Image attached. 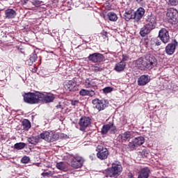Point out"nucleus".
I'll return each mask as SVG.
<instances>
[{"label":"nucleus","instance_id":"1","mask_svg":"<svg viewBox=\"0 0 178 178\" xmlns=\"http://www.w3.org/2000/svg\"><path fill=\"white\" fill-rule=\"evenodd\" d=\"M158 60L154 56H147L145 58H140L136 60V66L140 70H145V69H154L156 67Z\"/></svg>","mask_w":178,"mask_h":178},{"label":"nucleus","instance_id":"2","mask_svg":"<svg viewBox=\"0 0 178 178\" xmlns=\"http://www.w3.org/2000/svg\"><path fill=\"white\" fill-rule=\"evenodd\" d=\"M123 171V167L120 161H114L111 164V167L102 171L105 177H118Z\"/></svg>","mask_w":178,"mask_h":178},{"label":"nucleus","instance_id":"3","mask_svg":"<svg viewBox=\"0 0 178 178\" xmlns=\"http://www.w3.org/2000/svg\"><path fill=\"white\" fill-rule=\"evenodd\" d=\"M24 101L27 104H38V102H40V92L25 93L24 95Z\"/></svg>","mask_w":178,"mask_h":178},{"label":"nucleus","instance_id":"4","mask_svg":"<svg viewBox=\"0 0 178 178\" xmlns=\"http://www.w3.org/2000/svg\"><path fill=\"white\" fill-rule=\"evenodd\" d=\"M40 138H42L44 140V141H47V143H54V141H56L59 140V134L50 131H45L40 134Z\"/></svg>","mask_w":178,"mask_h":178},{"label":"nucleus","instance_id":"5","mask_svg":"<svg viewBox=\"0 0 178 178\" xmlns=\"http://www.w3.org/2000/svg\"><path fill=\"white\" fill-rule=\"evenodd\" d=\"M166 17L171 24L178 23V11L174 8H170L167 10Z\"/></svg>","mask_w":178,"mask_h":178},{"label":"nucleus","instance_id":"6","mask_svg":"<svg viewBox=\"0 0 178 178\" xmlns=\"http://www.w3.org/2000/svg\"><path fill=\"white\" fill-rule=\"evenodd\" d=\"M97 151V157L101 161L108 159L109 156V150L106 147H104L102 145H98L96 148Z\"/></svg>","mask_w":178,"mask_h":178},{"label":"nucleus","instance_id":"7","mask_svg":"<svg viewBox=\"0 0 178 178\" xmlns=\"http://www.w3.org/2000/svg\"><path fill=\"white\" fill-rule=\"evenodd\" d=\"M84 165V159L79 155L74 156L71 161V166L74 169H80Z\"/></svg>","mask_w":178,"mask_h":178},{"label":"nucleus","instance_id":"8","mask_svg":"<svg viewBox=\"0 0 178 178\" xmlns=\"http://www.w3.org/2000/svg\"><path fill=\"white\" fill-rule=\"evenodd\" d=\"M79 130L86 131L87 127L91 124V118L90 117L83 116L79 121Z\"/></svg>","mask_w":178,"mask_h":178},{"label":"nucleus","instance_id":"9","mask_svg":"<svg viewBox=\"0 0 178 178\" xmlns=\"http://www.w3.org/2000/svg\"><path fill=\"white\" fill-rule=\"evenodd\" d=\"M64 88L67 91H77L79 90V85L74 80H70L65 82Z\"/></svg>","mask_w":178,"mask_h":178},{"label":"nucleus","instance_id":"10","mask_svg":"<svg viewBox=\"0 0 178 178\" xmlns=\"http://www.w3.org/2000/svg\"><path fill=\"white\" fill-rule=\"evenodd\" d=\"M145 24L154 30L156 27V16L152 14L147 15L145 18Z\"/></svg>","mask_w":178,"mask_h":178},{"label":"nucleus","instance_id":"11","mask_svg":"<svg viewBox=\"0 0 178 178\" xmlns=\"http://www.w3.org/2000/svg\"><path fill=\"white\" fill-rule=\"evenodd\" d=\"M159 37L162 42H163L164 44H168V42H169V40H170V36H169V32L168 31V30H166V29H161L159 31Z\"/></svg>","mask_w":178,"mask_h":178},{"label":"nucleus","instance_id":"12","mask_svg":"<svg viewBox=\"0 0 178 178\" xmlns=\"http://www.w3.org/2000/svg\"><path fill=\"white\" fill-rule=\"evenodd\" d=\"M88 59L91 62H93V63H98L99 62H102L105 59V57L102 54L94 53L92 54H90Z\"/></svg>","mask_w":178,"mask_h":178},{"label":"nucleus","instance_id":"13","mask_svg":"<svg viewBox=\"0 0 178 178\" xmlns=\"http://www.w3.org/2000/svg\"><path fill=\"white\" fill-rule=\"evenodd\" d=\"M93 108L97 109L98 112H101V111H104L105 108H106V104L104 102V100H100L99 99H95L92 100Z\"/></svg>","mask_w":178,"mask_h":178},{"label":"nucleus","instance_id":"14","mask_svg":"<svg viewBox=\"0 0 178 178\" xmlns=\"http://www.w3.org/2000/svg\"><path fill=\"white\" fill-rule=\"evenodd\" d=\"M136 133L134 131H126L123 134L119 135L120 138H121L122 143H124L126 141H130L131 138L135 137Z\"/></svg>","mask_w":178,"mask_h":178},{"label":"nucleus","instance_id":"15","mask_svg":"<svg viewBox=\"0 0 178 178\" xmlns=\"http://www.w3.org/2000/svg\"><path fill=\"white\" fill-rule=\"evenodd\" d=\"M54 99H55V95H54V94L48 93L44 95L40 92V102H54Z\"/></svg>","mask_w":178,"mask_h":178},{"label":"nucleus","instance_id":"16","mask_svg":"<svg viewBox=\"0 0 178 178\" xmlns=\"http://www.w3.org/2000/svg\"><path fill=\"white\" fill-rule=\"evenodd\" d=\"M151 81V76L147 74H143L138 79V86H147Z\"/></svg>","mask_w":178,"mask_h":178},{"label":"nucleus","instance_id":"17","mask_svg":"<svg viewBox=\"0 0 178 178\" xmlns=\"http://www.w3.org/2000/svg\"><path fill=\"white\" fill-rule=\"evenodd\" d=\"M144 15H145V10L140 7L135 13H134V19L136 22H140V20L143 19Z\"/></svg>","mask_w":178,"mask_h":178},{"label":"nucleus","instance_id":"18","mask_svg":"<svg viewBox=\"0 0 178 178\" xmlns=\"http://www.w3.org/2000/svg\"><path fill=\"white\" fill-rule=\"evenodd\" d=\"M176 47H177V42L175 41L174 43L168 44L165 47V52L168 55H173L175 51H176Z\"/></svg>","mask_w":178,"mask_h":178},{"label":"nucleus","instance_id":"19","mask_svg":"<svg viewBox=\"0 0 178 178\" xmlns=\"http://www.w3.org/2000/svg\"><path fill=\"white\" fill-rule=\"evenodd\" d=\"M150 173L151 170H149V168L147 167L143 168L139 171L138 178H148Z\"/></svg>","mask_w":178,"mask_h":178},{"label":"nucleus","instance_id":"20","mask_svg":"<svg viewBox=\"0 0 178 178\" xmlns=\"http://www.w3.org/2000/svg\"><path fill=\"white\" fill-rule=\"evenodd\" d=\"M79 95L81 97H92L95 95V90L81 89L79 91Z\"/></svg>","mask_w":178,"mask_h":178},{"label":"nucleus","instance_id":"21","mask_svg":"<svg viewBox=\"0 0 178 178\" xmlns=\"http://www.w3.org/2000/svg\"><path fill=\"white\" fill-rule=\"evenodd\" d=\"M152 28H150V26H147V24H145L140 31L139 34L141 35V37H145V35H147V34H149L151 31H152Z\"/></svg>","mask_w":178,"mask_h":178},{"label":"nucleus","instance_id":"22","mask_svg":"<svg viewBox=\"0 0 178 178\" xmlns=\"http://www.w3.org/2000/svg\"><path fill=\"white\" fill-rule=\"evenodd\" d=\"M84 86L86 88H96L97 81L95 79H87L85 80Z\"/></svg>","mask_w":178,"mask_h":178},{"label":"nucleus","instance_id":"23","mask_svg":"<svg viewBox=\"0 0 178 178\" xmlns=\"http://www.w3.org/2000/svg\"><path fill=\"white\" fill-rule=\"evenodd\" d=\"M125 68L126 63L123 60H121L120 63L115 64L114 70H115V72H118V73H120V72H123Z\"/></svg>","mask_w":178,"mask_h":178},{"label":"nucleus","instance_id":"24","mask_svg":"<svg viewBox=\"0 0 178 178\" xmlns=\"http://www.w3.org/2000/svg\"><path fill=\"white\" fill-rule=\"evenodd\" d=\"M6 19H15L16 17V11L12 8L5 10Z\"/></svg>","mask_w":178,"mask_h":178},{"label":"nucleus","instance_id":"25","mask_svg":"<svg viewBox=\"0 0 178 178\" xmlns=\"http://www.w3.org/2000/svg\"><path fill=\"white\" fill-rule=\"evenodd\" d=\"M28 143L29 144H32L33 145H37L40 141V138L38 136H32L30 138H28L27 139Z\"/></svg>","mask_w":178,"mask_h":178},{"label":"nucleus","instance_id":"26","mask_svg":"<svg viewBox=\"0 0 178 178\" xmlns=\"http://www.w3.org/2000/svg\"><path fill=\"white\" fill-rule=\"evenodd\" d=\"M134 140L136 147H140V145H143V144L145 143V139L143 136L135 138Z\"/></svg>","mask_w":178,"mask_h":178},{"label":"nucleus","instance_id":"27","mask_svg":"<svg viewBox=\"0 0 178 178\" xmlns=\"http://www.w3.org/2000/svg\"><path fill=\"white\" fill-rule=\"evenodd\" d=\"M124 17L127 22H129L130 19H134V15H133V11L131 10L125 11L124 14Z\"/></svg>","mask_w":178,"mask_h":178},{"label":"nucleus","instance_id":"28","mask_svg":"<svg viewBox=\"0 0 178 178\" xmlns=\"http://www.w3.org/2000/svg\"><path fill=\"white\" fill-rule=\"evenodd\" d=\"M22 124L23 127V129L24 130H29V129H30L31 127V123L30 122V121L29 120H24L22 122Z\"/></svg>","mask_w":178,"mask_h":178},{"label":"nucleus","instance_id":"29","mask_svg":"<svg viewBox=\"0 0 178 178\" xmlns=\"http://www.w3.org/2000/svg\"><path fill=\"white\" fill-rule=\"evenodd\" d=\"M107 16L111 22H116L118 20V15L115 13L110 12L107 14Z\"/></svg>","mask_w":178,"mask_h":178},{"label":"nucleus","instance_id":"30","mask_svg":"<svg viewBox=\"0 0 178 178\" xmlns=\"http://www.w3.org/2000/svg\"><path fill=\"white\" fill-rule=\"evenodd\" d=\"M26 147V143H18L14 145L15 149H23Z\"/></svg>","mask_w":178,"mask_h":178},{"label":"nucleus","instance_id":"31","mask_svg":"<svg viewBox=\"0 0 178 178\" xmlns=\"http://www.w3.org/2000/svg\"><path fill=\"white\" fill-rule=\"evenodd\" d=\"M109 126V131L111 134H115L116 131H118V129H116V127L113 124V122L108 124Z\"/></svg>","mask_w":178,"mask_h":178},{"label":"nucleus","instance_id":"32","mask_svg":"<svg viewBox=\"0 0 178 178\" xmlns=\"http://www.w3.org/2000/svg\"><path fill=\"white\" fill-rule=\"evenodd\" d=\"M31 3L33 6H35V8H40V6L44 3V1L40 0H33Z\"/></svg>","mask_w":178,"mask_h":178},{"label":"nucleus","instance_id":"33","mask_svg":"<svg viewBox=\"0 0 178 178\" xmlns=\"http://www.w3.org/2000/svg\"><path fill=\"white\" fill-rule=\"evenodd\" d=\"M109 124H107L106 125H104L102 128V134H107L109 131Z\"/></svg>","mask_w":178,"mask_h":178},{"label":"nucleus","instance_id":"34","mask_svg":"<svg viewBox=\"0 0 178 178\" xmlns=\"http://www.w3.org/2000/svg\"><path fill=\"white\" fill-rule=\"evenodd\" d=\"M128 146H129V148H130V149H136V148H137L138 147L136 143L134 142V140L130 142Z\"/></svg>","mask_w":178,"mask_h":178},{"label":"nucleus","instance_id":"35","mask_svg":"<svg viewBox=\"0 0 178 178\" xmlns=\"http://www.w3.org/2000/svg\"><path fill=\"white\" fill-rule=\"evenodd\" d=\"M56 168L60 170H65V163H63V162L57 163Z\"/></svg>","mask_w":178,"mask_h":178},{"label":"nucleus","instance_id":"36","mask_svg":"<svg viewBox=\"0 0 178 178\" xmlns=\"http://www.w3.org/2000/svg\"><path fill=\"white\" fill-rule=\"evenodd\" d=\"M112 91H113V88L112 87H106L103 89L104 94H109V92H112Z\"/></svg>","mask_w":178,"mask_h":178},{"label":"nucleus","instance_id":"37","mask_svg":"<svg viewBox=\"0 0 178 178\" xmlns=\"http://www.w3.org/2000/svg\"><path fill=\"white\" fill-rule=\"evenodd\" d=\"M21 162L22 163H29V162H30V157L24 156L22 158Z\"/></svg>","mask_w":178,"mask_h":178},{"label":"nucleus","instance_id":"38","mask_svg":"<svg viewBox=\"0 0 178 178\" xmlns=\"http://www.w3.org/2000/svg\"><path fill=\"white\" fill-rule=\"evenodd\" d=\"M37 60V54H35V51H34L30 57V61L31 62H35Z\"/></svg>","mask_w":178,"mask_h":178},{"label":"nucleus","instance_id":"39","mask_svg":"<svg viewBox=\"0 0 178 178\" xmlns=\"http://www.w3.org/2000/svg\"><path fill=\"white\" fill-rule=\"evenodd\" d=\"M92 69H93V71L94 72H102V68L101 67H99V65H95L93 67H92Z\"/></svg>","mask_w":178,"mask_h":178},{"label":"nucleus","instance_id":"40","mask_svg":"<svg viewBox=\"0 0 178 178\" xmlns=\"http://www.w3.org/2000/svg\"><path fill=\"white\" fill-rule=\"evenodd\" d=\"M41 175L43 176V177H49V176H54V172L49 171L47 172H42Z\"/></svg>","mask_w":178,"mask_h":178},{"label":"nucleus","instance_id":"41","mask_svg":"<svg viewBox=\"0 0 178 178\" xmlns=\"http://www.w3.org/2000/svg\"><path fill=\"white\" fill-rule=\"evenodd\" d=\"M169 4L172 5V6H176V5H178V1L177 0H169Z\"/></svg>","mask_w":178,"mask_h":178},{"label":"nucleus","instance_id":"42","mask_svg":"<svg viewBox=\"0 0 178 178\" xmlns=\"http://www.w3.org/2000/svg\"><path fill=\"white\" fill-rule=\"evenodd\" d=\"M77 104H79V100H71V105H72V106H76Z\"/></svg>","mask_w":178,"mask_h":178},{"label":"nucleus","instance_id":"43","mask_svg":"<svg viewBox=\"0 0 178 178\" xmlns=\"http://www.w3.org/2000/svg\"><path fill=\"white\" fill-rule=\"evenodd\" d=\"M143 154L145 156H148V151L147 150H143Z\"/></svg>","mask_w":178,"mask_h":178},{"label":"nucleus","instance_id":"44","mask_svg":"<svg viewBox=\"0 0 178 178\" xmlns=\"http://www.w3.org/2000/svg\"><path fill=\"white\" fill-rule=\"evenodd\" d=\"M102 35H103L104 37H106V36L108 35V32H106V31H103Z\"/></svg>","mask_w":178,"mask_h":178},{"label":"nucleus","instance_id":"45","mask_svg":"<svg viewBox=\"0 0 178 178\" xmlns=\"http://www.w3.org/2000/svg\"><path fill=\"white\" fill-rule=\"evenodd\" d=\"M123 56V58H122L123 62H124V60H127L129 57L124 56Z\"/></svg>","mask_w":178,"mask_h":178},{"label":"nucleus","instance_id":"46","mask_svg":"<svg viewBox=\"0 0 178 178\" xmlns=\"http://www.w3.org/2000/svg\"><path fill=\"white\" fill-rule=\"evenodd\" d=\"M138 3H141L144 0H136Z\"/></svg>","mask_w":178,"mask_h":178},{"label":"nucleus","instance_id":"47","mask_svg":"<svg viewBox=\"0 0 178 178\" xmlns=\"http://www.w3.org/2000/svg\"><path fill=\"white\" fill-rule=\"evenodd\" d=\"M32 72L35 73V72H37V68L34 67V69L32 70Z\"/></svg>","mask_w":178,"mask_h":178},{"label":"nucleus","instance_id":"48","mask_svg":"<svg viewBox=\"0 0 178 178\" xmlns=\"http://www.w3.org/2000/svg\"><path fill=\"white\" fill-rule=\"evenodd\" d=\"M156 45H157V46L161 45V42H156Z\"/></svg>","mask_w":178,"mask_h":178},{"label":"nucleus","instance_id":"49","mask_svg":"<svg viewBox=\"0 0 178 178\" xmlns=\"http://www.w3.org/2000/svg\"><path fill=\"white\" fill-rule=\"evenodd\" d=\"M27 2H29V0H24V3H27Z\"/></svg>","mask_w":178,"mask_h":178},{"label":"nucleus","instance_id":"50","mask_svg":"<svg viewBox=\"0 0 178 178\" xmlns=\"http://www.w3.org/2000/svg\"><path fill=\"white\" fill-rule=\"evenodd\" d=\"M129 178H134L132 175H129Z\"/></svg>","mask_w":178,"mask_h":178},{"label":"nucleus","instance_id":"51","mask_svg":"<svg viewBox=\"0 0 178 178\" xmlns=\"http://www.w3.org/2000/svg\"><path fill=\"white\" fill-rule=\"evenodd\" d=\"M57 108H60V106H57Z\"/></svg>","mask_w":178,"mask_h":178}]
</instances>
